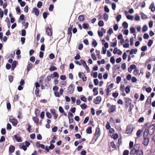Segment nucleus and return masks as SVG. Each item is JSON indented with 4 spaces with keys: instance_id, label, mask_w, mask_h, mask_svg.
Returning a JSON list of instances; mask_svg holds the SVG:
<instances>
[{
    "instance_id": "1",
    "label": "nucleus",
    "mask_w": 155,
    "mask_h": 155,
    "mask_svg": "<svg viewBox=\"0 0 155 155\" xmlns=\"http://www.w3.org/2000/svg\"><path fill=\"white\" fill-rule=\"evenodd\" d=\"M140 146L139 144L135 145L134 148L131 150L130 154L132 155H143V151L139 149Z\"/></svg>"
},
{
    "instance_id": "2",
    "label": "nucleus",
    "mask_w": 155,
    "mask_h": 155,
    "mask_svg": "<svg viewBox=\"0 0 155 155\" xmlns=\"http://www.w3.org/2000/svg\"><path fill=\"white\" fill-rule=\"evenodd\" d=\"M74 86L73 84H71L68 87L67 89V92L70 94H72L74 91Z\"/></svg>"
},
{
    "instance_id": "3",
    "label": "nucleus",
    "mask_w": 155,
    "mask_h": 155,
    "mask_svg": "<svg viewBox=\"0 0 155 155\" xmlns=\"http://www.w3.org/2000/svg\"><path fill=\"white\" fill-rule=\"evenodd\" d=\"M78 76L80 78L82 79L83 81H86L87 80V77L82 72H79L78 73Z\"/></svg>"
},
{
    "instance_id": "4",
    "label": "nucleus",
    "mask_w": 155,
    "mask_h": 155,
    "mask_svg": "<svg viewBox=\"0 0 155 155\" xmlns=\"http://www.w3.org/2000/svg\"><path fill=\"white\" fill-rule=\"evenodd\" d=\"M116 110V106L114 105H111V106L109 108L108 111L110 113H112L114 112Z\"/></svg>"
},
{
    "instance_id": "5",
    "label": "nucleus",
    "mask_w": 155,
    "mask_h": 155,
    "mask_svg": "<svg viewBox=\"0 0 155 155\" xmlns=\"http://www.w3.org/2000/svg\"><path fill=\"white\" fill-rule=\"evenodd\" d=\"M101 98L100 96H97L95 99H94L93 101L96 104H99L101 102Z\"/></svg>"
},
{
    "instance_id": "6",
    "label": "nucleus",
    "mask_w": 155,
    "mask_h": 155,
    "mask_svg": "<svg viewBox=\"0 0 155 155\" xmlns=\"http://www.w3.org/2000/svg\"><path fill=\"white\" fill-rule=\"evenodd\" d=\"M31 12L32 13H34L35 15L37 16H38L39 14V10L38 8H33Z\"/></svg>"
},
{
    "instance_id": "7",
    "label": "nucleus",
    "mask_w": 155,
    "mask_h": 155,
    "mask_svg": "<svg viewBox=\"0 0 155 155\" xmlns=\"http://www.w3.org/2000/svg\"><path fill=\"white\" fill-rule=\"evenodd\" d=\"M149 142V139L147 137H143V144L145 146H147L148 145Z\"/></svg>"
},
{
    "instance_id": "8",
    "label": "nucleus",
    "mask_w": 155,
    "mask_h": 155,
    "mask_svg": "<svg viewBox=\"0 0 155 155\" xmlns=\"http://www.w3.org/2000/svg\"><path fill=\"white\" fill-rule=\"evenodd\" d=\"M46 32L48 35L51 36L52 35V31L51 28L48 27L47 28Z\"/></svg>"
},
{
    "instance_id": "9",
    "label": "nucleus",
    "mask_w": 155,
    "mask_h": 155,
    "mask_svg": "<svg viewBox=\"0 0 155 155\" xmlns=\"http://www.w3.org/2000/svg\"><path fill=\"white\" fill-rule=\"evenodd\" d=\"M51 114L54 116V118L56 119L58 117V115L55 113V111L54 109H51L50 110Z\"/></svg>"
},
{
    "instance_id": "10",
    "label": "nucleus",
    "mask_w": 155,
    "mask_h": 155,
    "mask_svg": "<svg viewBox=\"0 0 155 155\" xmlns=\"http://www.w3.org/2000/svg\"><path fill=\"white\" fill-rule=\"evenodd\" d=\"M73 28V25H70L68 29V35H70V38H71L72 36L71 31Z\"/></svg>"
},
{
    "instance_id": "11",
    "label": "nucleus",
    "mask_w": 155,
    "mask_h": 155,
    "mask_svg": "<svg viewBox=\"0 0 155 155\" xmlns=\"http://www.w3.org/2000/svg\"><path fill=\"white\" fill-rule=\"evenodd\" d=\"M14 137L16 139L17 141L18 142H21L22 141L21 138L20 137V136L19 134H16L14 135Z\"/></svg>"
},
{
    "instance_id": "12",
    "label": "nucleus",
    "mask_w": 155,
    "mask_h": 155,
    "mask_svg": "<svg viewBox=\"0 0 155 155\" xmlns=\"http://www.w3.org/2000/svg\"><path fill=\"white\" fill-rule=\"evenodd\" d=\"M132 131V129H131L130 126H127V130L126 132L127 134H131Z\"/></svg>"
},
{
    "instance_id": "13",
    "label": "nucleus",
    "mask_w": 155,
    "mask_h": 155,
    "mask_svg": "<svg viewBox=\"0 0 155 155\" xmlns=\"http://www.w3.org/2000/svg\"><path fill=\"white\" fill-rule=\"evenodd\" d=\"M10 122L12 123V124L16 126L18 123L17 120L15 119H12L10 120Z\"/></svg>"
},
{
    "instance_id": "14",
    "label": "nucleus",
    "mask_w": 155,
    "mask_h": 155,
    "mask_svg": "<svg viewBox=\"0 0 155 155\" xmlns=\"http://www.w3.org/2000/svg\"><path fill=\"white\" fill-rule=\"evenodd\" d=\"M100 134V130L99 128H97L96 129V132L95 133V136L97 137H98Z\"/></svg>"
},
{
    "instance_id": "15",
    "label": "nucleus",
    "mask_w": 155,
    "mask_h": 155,
    "mask_svg": "<svg viewBox=\"0 0 155 155\" xmlns=\"http://www.w3.org/2000/svg\"><path fill=\"white\" fill-rule=\"evenodd\" d=\"M150 9L152 12H154L155 10V7L154 4L153 2H152L150 6Z\"/></svg>"
},
{
    "instance_id": "16",
    "label": "nucleus",
    "mask_w": 155,
    "mask_h": 155,
    "mask_svg": "<svg viewBox=\"0 0 155 155\" xmlns=\"http://www.w3.org/2000/svg\"><path fill=\"white\" fill-rule=\"evenodd\" d=\"M15 149V147L13 145H11L9 147V152L11 153H12L14 151Z\"/></svg>"
},
{
    "instance_id": "17",
    "label": "nucleus",
    "mask_w": 155,
    "mask_h": 155,
    "mask_svg": "<svg viewBox=\"0 0 155 155\" xmlns=\"http://www.w3.org/2000/svg\"><path fill=\"white\" fill-rule=\"evenodd\" d=\"M19 147L20 148L23 149L24 151L26 150L27 149V147L23 143H21L19 146Z\"/></svg>"
},
{
    "instance_id": "18",
    "label": "nucleus",
    "mask_w": 155,
    "mask_h": 155,
    "mask_svg": "<svg viewBox=\"0 0 155 155\" xmlns=\"http://www.w3.org/2000/svg\"><path fill=\"white\" fill-rule=\"evenodd\" d=\"M125 15H126V17L127 19L129 20H132L133 19L134 17L133 16L130 15H127L126 13H127V11H125Z\"/></svg>"
},
{
    "instance_id": "19",
    "label": "nucleus",
    "mask_w": 155,
    "mask_h": 155,
    "mask_svg": "<svg viewBox=\"0 0 155 155\" xmlns=\"http://www.w3.org/2000/svg\"><path fill=\"white\" fill-rule=\"evenodd\" d=\"M137 52V49L136 48L132 49L130 52V54L132 55L133 54H136Z\"/></svg>"
},
{
    "instance_id": "20",
    "label": "nucleus",
    "mask_w": 155,
    "mask_h": 155,
    "mask_svg": "<svg viewBox=\"0 0 155 155\" xmlns=\"http://www.w3.org/2000/svg\"><path fill=\"white\" fill-rule=\"evenodd\" d=\"M84 15H81L79 16L78 18V20L81 21H83L84 20Z\"/></svg>"
},
{
    "instance_id": "21",
    "label": "nucleus",
    "mask_w": 155,
    "mask_h": 155,
    "mask_svg": "<svg viewBox=\"0 0 155 155\" xmlns=\"http://www.w3.org/2000/svg\"><path fill=\"white\" fill-rule=\"evenodd\" d=\"M149 130L148 129H146L143 133V137H147L148 134Z\"/></svg>"
},
{
    "instance_id": "22",
    "label": "nucleus",
    "mask_w": 155,
    "mask_h": 155,
    "mask_svg": "<svg viewBox=\"0 0 155 155\" xmlns=\"http://www.w3.org/2000/svg\"><path fill=\"white\" fill-rule=\"evenodd\" d=\"M87 133V134H90L92 133V127H89L86 129Z\"/></svg>"
},
{
    "instance_id": "23",
    "label": "nucleus",
    "mask_w": 155,
    "mask_h": 155,
    "mask_svg": "<svg viewBox=\"0 0 155 155\" xmlns=\"http://www.w3.org/2000/svg\"><path fill=\"white\" fill-rule=\"evenodd\" d=\"M103 17L104 20L107 21L108 19V15L107 14L105 13L104 14Z\"/></svg>"
},
{
    "instance_id": "24",
    "label": "nucleus",
    "mask_w": 155,
    "mask_h": 155,
    "mask_svg": "<svg viewBox=\"0 0 155 155\" xmlns=\"http://www.w3.org/2000/svg\"><path fill=\"white\" fill-rule=\"evenodd\" d=\"M122 26L123 28H127L128 27V23L126 21H124L122 23Z\"/></svg>"
},
{
    "instance_id": "25",
    "label": "nucleus",
    "mask_w": 155,
    "mask_h": 155,
    "mask_svg": "<svg viewBox=\"0 0 155 155\" xmlns=\"http://www.w3.org/2000/svg\"><path fill=\"white\" fill-rule=\"evenodd\" d=\"M130 86L128 85L127 87H126L125 89V91L126 93L128 94L129 93L130 91Z\"/></svg>"
},
{
    "instance_id": "26",
    "label": "nucleus",
    "mask_w": 155,
    "mask_h": 155,
    "mask_svg": "<svg viewBox=\"0 0 155 155\" xmlns=\"http://www.w3.org/2000/svg\"><path fill=\"white\" fill-rule=\"evenodd\" d=\"M92 45L94 47H95L97 46V42L96 40H95L94 39H93V41H92Z\"/></svg>"
},
{
    "instance_id": "27",
    "label": "nucleus",
    "mask_w": 155,
    "mask_h": 155,
    "mask_svg": "<svg viewBox=\"0 0 155 155\" xmlns=\"http://www.w3.org/2000/svg\"><path fill=\"white\" fill-rule=\"evenodd\" d=\"M154 132V130L153 128H152L151 129L150 128V131L149 130L148 134L151 135L153 134Z\"/></svg>"
},
{
    "instance_id": "28",
    "label": "nucleus",
    "mask_w": 155,
    "mask_h": 155,
    "mask_svg": "<svg viewBox=\"0 0 155 155\" xmlns=\"http://www.w3.org/2000/svg\"><path fill=\"white\" fill-rule=\"evenodd\" d=\"M98 88L97 87H94L93 89V91L94 92V95H96L98 93V92L97 91Z\"/></svg>"
},
{
    "instance_id": "29",
    "label": "nucleus",
    "mask_w": 155,
    "mask_h": 155,
    "mask_svg": "<svg viewBox=\"0 0 155 155\" xmlns=\"http://www.w3.org/2000/svg\"><path fill=\"white\" fill-rule=\"evenodd\" d=\"M117 45V40L115 39H114V41L113 43H111V47H115Z\"/></svg>"
},
{
    "instance_id": "30",
    "label": "nucleus",
    "mask_w": 155,
    "mask_h": 155,
    "mask_svg": "<svg viewBox=\"0 0 155 155\" xmlns=\"http://www.w3.org/2000/svg\"><path fill=\"white\" fill-rule=\"evenodd\" d=\"M151 98L150 97H148L147 98V100L146 102V104L147 105L150 104L151 102Z\"/></svg>"
},
{
    "instance_id": "31",
    "label": "nucleus",
    "mask_w": 155,
    "mask_h": 155,
    "mask_svg": "<svg viewBox=\"0 0 155 155\" xmlns=\"http://www.w3.org/2000/svg\"><path fill=\"white\" fill-rule=\"evenodd\" d=\"M82 26L84 29H86L89 27V25L88 23H84Z\"/></svg>"
},
{
    "instance_id": "32",
    "label": "nucleus",
    "mask_w": 155,
    "mask_h": 155,
    "mask_svg": "<svg viewBox=\"0 0 155 155\" xmlns=\"http://www.w3.org/2000/svg\"><path fill=\"white\" fill-rule=\"evenodd\" d=\"M142 29L143 32H145L147 30L148 27L147 25H144L143 26Z\"/></svg>"
},
{
    "instance_id": "33",
    "label": "nucleus",
    "mask_w": 155,
    "mask_h": 155,
    "mask_svg": "<svg viewBox=\"0 0 155 155\" xmlns=\"http://www.w3.org/2000/svg\"><path fill=\"white\" fill-rule=\"evenodd\" d=\"M32 67V64L31 63L29 64L27 66V71H29Z\"/></svg>"
},
{
    "instance_id": "34",
    "label": "nucleus",
    "mask_w": 155,
    "mask_h": 155,
    "mask_svg": "<svg viewBox=\"0 0 155 155\" xmlns=\"http://www.w3.org/2000/svg\"><path fill=\"white\" fill-rule=\"evenodd\" d=\"M81 107L82 109H85L87 107V106L85 104H82L81 105Z\"/></svg>"
},
{
    "instance_id": "35",
    "label": "nucleus",
    "mask_w": 155,
    "mask_h": 155,
    "mask_svg": "<svg viewBox=\"0 0 155 155\" xmlns=\"http://www.w3.org/2000/svg\"><path fill=\"white\" fill-rule=\"evenodd\" d=\"M40 113V111L37 109H36L35 111V114L36 116H39Z\"/></svg>"
},
{
    "instance_id": "36",
    "label": "nucleus",
    "mask_w": 155,
    "mask_h": 155,
    "mask_svg": "<svg viewBox=\"0 0 155 155\" xmlns=\"http://www.w3.org/2000/svg\"><path fill=\"white\" fill-rule=\"evenodd\" d=\"M98 25L100 27H102L104 25V22L102 21H100L98 23Z\"/></svg>"
},
{
    "instance_id": "37",
    "label": "nucleus",
    "mask_w": 155,
    "mask_h": 155,
    "mask_svg": "<svg viewBox=\"0 0 155 155\" xmlns=\"http://www.w3.org/2000/svg\"><path fill=\"white\" fill-rule=\"evenodd\" d=\"M42 3L41 1L38 2L37 4V6L39 8H41L42 7Z\"/></svg>"
},
{
    "instance_id": "38",
    "label": "nucleus",
    "mask_w": 155,
    "mask_h": 155,
    "mask_svg": "<svg viewBox=\"0 0 155 155\" xmlns=\"http://www.w3.org/2000/svg\"><path fill=\"white\" fill-rule=\"evenodd\" d=\"M57 70V68L54 66H51L49 69V70L50 71H54L56 70Z\"/></svg>"
},
{
    "instance_id": "39",
    "label": "nucleus",
    "mask_w": 155,
    "mask_h": 155,
    "mask_svg": "<svg viewBox=\"0 0 155 155\" xmlns=\"http://www.w3.org/2000/svg\"><path fill=\"white\" fill-rule=\"evenodd\" d=\"M33 119L34 121L36 124H37L38 123L39 119L36 117H33Z\"/></svg>"
},
{
    "instance_id": "40",
    "label": "nucleus",
    "mask_w": 155,
    "mask_h": 155,
    "mask_svg": "<svg viewBox=\"0 0 155 155\" xmlns=\"http://www.w3.org/2000/svg\"><path fill=\"white\" fill-rule=\"evenodd\" d=\"M153 43V41L151 39H150L149 40L148 43L147 45L149 47H150L152 44Z\"/></svg>"
},
{
    "instance_id": "41",
    "label": "nucleus",
    "mask_w": 155,
    "mask_h": 155,
    "mask_svg": "<svg viewBox=\"0 0 155 155\" xmlns=\"http://www.w3.org/2000/svg\"><path fill=\"white\" fill-rule=\"evenodd\" d=\"M147 47L146 46H143L141 48V50L142 51H145L147 50Z\"/></svg>"
},
{
    "instance_id": "42",
    "label": "nucleus",
    "mask_w": 155,
    "mask_h": 155,
    "mask_svg": "<svg viewBox=\"0 0 155 155\" xmlns=\"http://www.w3.org/2000/svg\"><path fill=\"white\" fill-rule=\"evenodd\" d=\"M104 11L107 13L109 12L110 11L109 9L108 8V7L107 5H105L104 7Z\"/></svg>"
},
{
    "instance_id": "43",
    "label": "nucleus",
    "mask_w": 155,
    "mask_h": 155,
    "mask_svg": "<svg viewBox=\"0 0 155 155\" xmlns=\"http://www.w3.org/2000/svg\"><path fill=\"white\" fill-rule=\"evenodd\" d=\"M131 33L132 34H134L135 32V29L134 27H131L130 29Z\"/></svg>"
},
{
    "instance_id": "44",
    "label": "nucleus",
    "mask_w": 155,
    "mask_h": 155,
    "mask_svg": "<svg viewBox=\"0 0 155 155\" xmlns=\"http://www.w3.org/2000/svg\"><path fill=\"white\" fill-rule=\"evenodd\" d=\"M142 131L140 130H139L136 133L138 137H139L141 134Z\"/></svg>"
},
{
    "instance_id": "45",
    "label": "nucleus",
    "mask_w": 155,
    "mask_h": 155,
    "mask_svg": "<svg viewBox=\"0 0 155 155\" xmlns=\"http://www.w3.org/2000/svg\"><path fill=\"white\" fill-rule=\"evenodd\" d=\"M54 5L52 4L50 5L49 7V10L50 11H52L53 10L54 8Z\"/></svg>"
},
{
    "instance_id": "46",
    "label": "nucleus",
    "mask_w": 155,
    "mask_h": 155,
    "mask_svg": "<svg viewBox=\"0 0 155 155\" xmlns=\"http://www.w3.org/2000/svg\"><path fill=\"white\" fill-rule=\"evenodd\" d=\"M121 80V78L120 76H117L116 78V82L118 84Z\"/></svg>"
},
{
    "instance_id": "47",
    "label": "nucleus",
    "mask_w": 155,
    "mask_h": 155,
    "mask_svg": "<svg viewBox=\"0 0 155 155\" xmlns=\"http://www.w3.org/2000/svg\"><path fill=\"white\" fill-rule=\"evenodd\" d=\"M39 90L38 88H36L35 90V94L37 96L39 95Z\"/></svg>"
},
{
    "instance_id": "48",
    "label": "nucleus",
    "mask_w": 155,
    "mask_h": 155,
    "mask_svg": "<svg viewBox=\"0 0 155 155\" xmlns=\"http://www.w3.org/2000/svg\"><path fill=\"white\" fill-rule=\"evenodd\" d=\"M59 77V75L58 73L56 72H55L53 73V78L54 77H57L58 78Z\"/></svg>"
},
{
    "instance_id": "49",
    "label": "nucleus",
    "mask_w": 155,
    "mask_h": 155,
    "mask_svg": "<svg viewBox=\"0 0 155 155\" xmlns=\"http://www.w3.org/2000/svg\"><path fill=\"white\" fill-rule=\"evenodd\" d=\"M89 119V117H86L84 119L83 123L84 124H86L88 121Z\"/></svg>"
},
{
    "instance_id": "50",
    "label": "nucleus",
    "mask_w": 155,
    "mask_h": 155,
    "mask_svg": "<svg viewBox=\"0 0 155 155\" xmlns=\"http://www.w3.org/2000/svg\"><path fill=\"white\" fill-rule=\"evenodd\" d=\"M121 18V15H118L116 17V19L117 21H119Z\"/></svg>"
},
{
    "instance_id": "51",
    "label": "nucleus",
    "mask_w": 155,
    "mask_h": 155,
    "mask_svg": "<svg viewBox=\"0 0 155 155\" xmlns=\"http://www.w3.org/2000/svg\"><path fill=\"white\" fill-rule=\"evenodd\" d=\"M110 61L113 64H114L115 62V59L114 57H111L110 58Z\"/></svg>"
},
{
    "instance_id": "52",
    "label": "nucleus",
    "mask_w": 155,
    "mask_h": 155,
    "mask_svg": "<svg viewBox=\"0 0 155 155\" xmlns=\"http://www.w3.org/2000/svg\"><path fill=\"white\" fill-rule=\"evenodd\" d=\"M17 117L19 119L22 118V113L20 111H19L18 112Z\"/></svg>"
},
{
    "instance_id": "53",
    "label": "nucleus",
    "mask_w": 155,
    "mask_h": 155,
    "mask_svg": "<svg viewBox=\"0 0 155 155\" xmlns=\"http://www.w3.org/2000/svg\"><path fill=\"white\" fill-rule=\"evenodd\" d=\"M48 15V14L46 12H44L43 14V16L44 19H46Z\"/></svg>"
},
{
    "instance_id": "54",
    "label": "nucleus",
    "mask_w": 155,
    "mask_h": 155,
    "mask_svg": "<svg viewBox=\"0 0 155 155\" xmlns=\"http://www.w3.org/2000/svg\"><path fill=\"white\" fill-rule=\"evenodd\" d=\"M92 58L94 60H97V58L95 55L94 53H92L91 54Z\"/></svg>"
},
{
    "instance_id": "55",
    "label": "nucleus",
    "mask_w": 155,
    "mask_h": 155,
    "mask_svg": "<svg viewBox=\"0 0 155 155\" xmlns=\"http://www.w3.org/2000/svg\"><path fill=\"white\" fill-rule=\"evenodd\" d=\"M122 68L123 70H125L126 69V64L124 63H123L121 65Z\"/></svg>"
},
{
    "instance_id": "56",
    "label": "nucleus",
    "mask_w": 155,
    "mask_h": 155,
    "mask_svg": "<svg viewBox=\"0 0 155 155\" xmlns=\"http://www.w3.org/2000/svg\"><path fill=\"white\" fill-rule=\"evenodd\" d=\"M26 35V31L23 29L21 30V35L23 36H25Z\"/></svg>"
},
{
    "instance_id": "57",
    "label": "nucleus",
    "mask_w": 155,
    "mask_h": 155,
    "mask_svg": "<svg viewBox=\"0 0 155 155\" xmlns=\"http://www.w3.org/2000/svg\"><path fill=\"white\" fill-rule=\"evenodd\" d=\"M17 64V62L15 61H13L12 64V67L15 68L16 67Z\"/></svg>"
},
{
    "instance_id": "58",
    "label": "nucleus",
    "mask_w": 155,
    "mask_h": 155,
    "mask_svg": "<svg viewBox=\"0 0 155 155\" xmlns=\"http://www.w3.org/2000/svg\"><path fill=\"white\" fill-rule=\"evenodd\" d=\"M143 37L145 39H147L149 37V35L147 34L144 33L143 36Z\"/></svg>"
},
{
    "instance_id": "59",
    "label": "nucleus",
    "mask_w": 155,
    "mask_h": 155,
    "mask_svg": "<svg viewBox=\"0 0 155 155\" xmlns=\"http://www.w3.org/2000/svg\"><path fill=\"white\" fill-rule=\"evenodd\" d=\"M35 60V58L34 56H32L30 58V61L32 62H34Z\"/></svg>"
},
{
    "instance_id": "60",
    "label": "nucleus",
    "mask_w": 155,
    "mask_h": 155,
    "mask_svg": "<svg viewBox=\"0 0 155 155\" xmlns=\"http://www.w3.org/2000/svg\"><path fill=\"white\" fill-rule=\"evenodd\" d=\"M95 85H97L98 84L99 81L97 79H95L94 80Z\"/></svg>"
},
{
    "instance_id": "61",
    "label": "nucleus",
    "mask_w": 155,
    "mask_h": 155,
    "mask_svg": "<svg viewBox=\"0 0 155 155\" xmlns=\"http://www.w3.org/2000/svg\"><path fill=\"white\" fill-rule=\"evenodd\" d=\"M1 133L2 135H4L6 133V130L5 128H2L1 130Z\"/></svg>"
},
{
    "instance_id": "62",
    "label": "nucleus",
    "mask_w": 155,
    "mask_h": 155,
    "mask_svg": "<svg viewBox=\"0 0 155 155\" xmlns=\"http://www.w3.org/2000/svg\"><path fill=\"white\" fill-rule=\"evenodd\" d=\"M74 58L75 60H78L80 59V55L78 53L76 54V56L74 57Z\"/></svg>"
},
{
    "instance_id": "63",
    "label": "nucleus",
    "mask_w": 155,
    "mask_h": 155,
    "mask_svg": "<svg viewBox=\"0 0 155 155\" xmlns=\"http://www.w3.org/2000/svg\"><path fill=\"white\" fill-rule=\"evenodd\" d=\"M131 81L133 83L137 81V79L135 77H132L131 78Z\"/></svg>"
},
{
    "instance_id": "64",
    "label": "nucleus",
    "mask_w": 155,
    "mask_h": 155,
    "mask_svg": "<svg viewBox=\"0 0 155 155\" xmlns=\"http://www.w3.org/2000/svg\"><path fill=\"white\" fill-rule=\"evenodd\" d=\"M129 153V150H125L124 152L123 155H128Z\"/></svg>"
}]
</instances>
